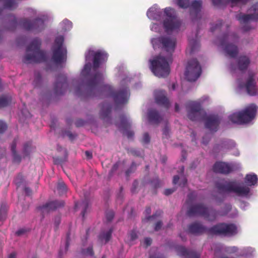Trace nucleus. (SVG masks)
Instances as JSON below:
<instances>
[{"label": "nucleus", "instance_id": "nucleus-56", "mask_svg": "<svg viewBox=\"0 0 258 258\" xmlns=\"http://www.w3.org/2000/svg\"><path fill=\"white\" fill-rule=\"evenodd\" d=\"M70 234L68 233L67 235V240L66 242V250H68L69 247Z\"/></svg>", "mask_w": 258, "mask_h": 258}, {"label": "nucleus", "instance_id": "nucleus-6", "mask_svg": "<svg viewBox=\"0 0 258 258\" xmlns=\"http://www.w3.org/2000/svg\"><path fill=\"white\" fill-rule=\"evenodd\" d=\"M227 212L220 214L215 210L209 211L204 204L199 203L191 206L187 211L186 214L189 217L202 216L209 221H213L216 220L218 215L223 216L226 215Z\"/></svg>", "mask_w": 258, "mask_h": 258}, {"label": "nucleus", "instance_id": "nucleus-7", "mask_svg": "<svg viewBox=\"0 0 258 258\" xmlns=\"http://www.w3.org/2000/svg\"><path fill=\"white\" fill-rule=\"evenodd\" d=\"M216 186L219 192H234L241 197H246L250 192L248 186H239L236 180L217 182Z\"/></svg>", "mask_w": 258, "mask_h": 258}, {"label": "nucleus", "instance_id": "nucleus-16", "mask_svg": "<svg viewBox=\"0 0 258 258\" xmlns=\"http://www.w3.org/2000/svg\"><path fill=\"white\" fill-rule=\"evenodd\" d=\"M120 124L116 125L122 130L123 135L126 136L128 139L132 138L134 136V133L133 131L128 130L131 126V123L128 121L126 116L124 114H121L119 116Z\"/></svg>", "mask_w": 258, "mask_h": 258}, {"label": "nucleus", "instance_id": "nucleus-55", "mask_svg": "<svg viewBox=\"0 0 258 258\" xmlns=\"http://www.w3.org/2000/svg\"><path fill=\"white\" fill-rule=\"evenodd\" d=\"M152 239L150 237H146L144 240L145 244L146 245L147 247L151 245L152 244Z\"/></svg>", "mask_w": 258, "mask_h": 258}, {"label": "nucleus", "instance_id": "nucleus-9", "mask_svg": "<svg viewBox=\"0 0 258 258\" xmlns=\"http://www.w3.org/2000/svg\"><path fill=\"white\" fill-rule=\"evenodd\" d=\"M64 38L62 36L57 37L52 47V60L57 64H60L67 59V49L63 46Z\"/></svg>", "mask_w": 258, "mask_h": 258}, {"label": "nucleus", "instance_id": "nucleus-64", "mask_svg": "<svg viewBox=\"0 0 258 258\" xmlns=\"http://www.w3.org/2000/svg\"><path fill=\"white\" fill-rule=\"evenodd\" d=\"M16 253L15 252H13L9 255L8 258H16Z\"/></svg>", "mask_w": 258, "mask_h": 258}, {"label": "nucleus", "instance_id": "nucleus-50", "mask_svg": "<svg viewBox=\"0 0 258 258\" xmlns=\"http://www.w3.org/2000/svg\"><path fill=\"white\" fill-rule=\"evenodd\" d=\"M27 230L25 229V228H21V229H20L19 230H18L16 232V234L17 235V236H21L25 233H26L27 232Z\"/></svg>", "mask_w": 258, "mask_h": 258}, {"label": "nucleus", "instance_id": "nucleus-26", "mask_svg": "<svg viewBox=\"0 0 258 258\" xmlns=\"http://www.w3.org/2000/svg\"><path fill=\"white\" fill-rule=\"evenodd\" d=\"M189 46L190 48V53H194V52L199 50L200 47V44L199 41V38L198 36V32L196 34L195 38H188Z\"/></svg>", "mask_w": 258, "mask_h": 258}, {"label": "nucleus", "instance_id": "nucleus-14", "mask_svg": "<svg viewBox=\"0 0 258 258\" xmlns=\"http://www.w3.org/2000/svg\"><path fill=\"white\" fill-rule=\"evenodd\" d=\"M22 27L26 30L34 31L39 32L43 30L45 28L44 22L41 18H36L33 21L26 19L21 21Z\"/></svg>", "mask_w": 258, "mask_h": 258}, {"label": "nucleus", "instance_id": "nucleus-40", "mask_svg": "<svg viewBox=\"0 0 258 258\" xmlns=\"http://www.w3.org/2000/svg\"><path fill=\"white\" fill-rule=\"evenodd\" d=\"M150 142V137L148 133H145L144 134L142 143L144 144H147Z\"/></svg>", "mask_w": 258, "mask_h": 258}, {"label": "nucleus", "instance_id": "nucleus-32", "mask_svg": "<svg viewBox=\"0 0 258 258\" xmlns=\"http://www.w3.org/2000/svg\"><path fill=\"white\" fill-rule=\"evenodd\" d=\"M81 254L84 257L87 256H93L94 255V251L92 246H89L86 249H82Z\"/></svg>", "mask_w": 258, "mask_h": 258}, {"label": "nucleus", "instance_id": "nucleus-49", "mask_svg": "<svg viewBox=\"0 0 258 258\" xmlns=\"http://www.w3.org/2000/svg\"><path fill=\"white\" fill-rule=\"evenodd\" d=\"M114 217V213L112 211H109L106 213V218L108 221H111Z\"/></svg>", "mask_w": 258, "mask_h": 258}, {"label": "nucleus", "instance_id": "nucleus-8", "mask_svg": "<svg viewBox=\"0 0 258 258\" xmlns=\"http://www.w3.org/2000/svg\"><path fill=\"white\" fill-rule=\"evenodd\" d=\"M257 107L251 104L243 110L234 113L229 116L230 120L238 124H244L250 122L255 116Z\"/></svg>", "mask_w": 258, "mask_h": 258}, {"label": "nucleus", "instance_id": "nucleus-36", "mask_svg": "<svg viewBox=\"0 0 258 258\" xmlns=\"http://www.w3.org/2000/svg\"><path fill=\"white\" fill-rule=\"evenodd\" d=\"M177 5L181 8H187L189 6V0H177Z\"/></svg>", "mask_w": 258, "mask_h": 258}, {"label": "nucleus", "instance_id": "nucleus-38", "mask_svg": "<svg viewBox=\"0 0 258 258\" xmlns=\"http://www.w3.org/2000/svg\"><path fill=\"white\" fill-rule=\"evenodd\" d=\"M137 168V164L135 162H133L130 167L126 171L125 173L126 176H129L130 174L135 171Z\"/></svg>", "mask_w": 258, "mask_h": 258}, {"label": "nucleus", "instance_id": "nucleus-18", "mask_svg": "<svg viewBox=\"0 0 258 258\" xmlns=\"http://www.w3.org/2000/svg\"><path fill=\"white\" fill-rule=\"evenodd\" d=\"M154 97L156 103L166 109L170 106V102L166 96V92L163 90H158L154 92Z\"/></svg>", "mask_w": 258, "mask_h": 258}, {"label": "nucleus", "instance_id": "nucleus-47", "mask_svg": "<svg viewBox=\"0 0 258 258\" xmlns=\"http://www.w3.org/2000/svg\"><path fill=\"white\" fill-rule=\"evenodd\" d=\"M22 181H23V177H22V174H18V176L17 177V178L15 179L16 184L18 186H19L20 185V184L21 183V182H22Z\"/></svg>", "mask_w": 258, "mask_h": 258}, {"label": "nucleus", "instance_id": "nucleus-57", "mask_svg": "<svg viewBox=\"0 0 258 258\" xmlns=\"http://www.w3.org/2000/svg\"><path fill=\"white\" fill-rule=\"evenodd\" d=\"M24 191L27 196H30L32 194V190L29 187H25L24 188Z\"/></svg>", "mask_w": 258, "mask_h": 258}, {"label": "nucleus", "instance_id": "nucleus-29", "mask_svg": "<svg viewBox=\"0 0 258 258\" xmlns=\"http://www.w3.org/2000/svg\"><path fill=\"white\" fill-rule=\"evenodd\" d=\"M257 180V175L255 174H247L244 178L245 182L249 186L255 185Z\"/></svg>", "mask_w": 258, "mask_h": 258}, {"label": "nucleus", "instance_id": "nucleus-34", "mask_svg": "<svg viewBox=\"0 0 258 258\" xmlns=\"http://www.w3.org/2000/svg\"><path fill=\"white\" fill-rule=\"evenodd\" d=\"M7 214V209L5 205H2L0 208V220L4 221L6 219Z\"/></svg>", "mask_w": 258, "mask_h": 258}, {"label": "nucleus", "instance_id": "nucleus-42", "mask_svg": "<svg viewBox=\"0 0 258 258\" xmlns=\"http://www.w3.org/2000/svg\"><path fill=\"white\" fill-rule=\"evenodd\" d=\"M57 188L58 190L64 192L67 189V186L64 182H59L57 184Z\"/></svg>", "mask_w": 258, "mask_h": 258}, {"label": "nucleus", "instance_id": "nucleus-63", "mask_svg": "<svg viewBox=\"0 0 258 258\" xmlns=\"http://www.w3.org/2000/svg\"><path fill=\"white\" fill-rule=\"evenodd\" d=\"M155 182L154 186L155 188H157L160 186V182L158 179H156L154 181H152V183Z\"/></svg>", "mask_w": 258, "mask_h": 258}, {"label": "nucleus", "instance_id": "nucleus-33", "mask_svg": "<svg viewBox=\"0 0 258 258\" xmlns=\"http://www.w3.org/2000/svg\"><path fill=\"white\" fill-rule=\"evenodd\" d=\"M249 0H229L231 4V7L235 6H243L246 5Z\"/></svg>", "mask_w": 258, "mask_h": 258}, {"label": "nucleus", "instance_id": "nucleus-28", "mask_svg": "<svg viewBox=\"0 0 258 258\" xmlns=\"http://www.w3.org/2000/svg\"><path fill=\"white\" fill-rule=\"evenodd\" d=\"M12 102V96L8 94L0 96V107H5L10 105Z\"/></svg>", "mask_w": 258, "mask_h": 258}, {"label": "nucleus", "instance_id": "nucleus-58", "mask_svg": "<svg viewBox=\"0 0 258 258\" xmlns=\"http://www.w3.org/2000/svg\"><path fill=\"white\" fill-rule=\"evenodd\" d=\"M131 153L132 154H133L134 156H140L141 155V153H140V151L136 150H132Z\"/></svg>", "mask_w": 258, "mask_h": 258}, {"label": "nucleus", "instance_id": "nucleus-39", "mask_svg": "<svg viewBox=\"0 0 258 258\" xmlns=\"http://www.w3.org/2000/svg\"><path fill=\"white\" fill-rule=\"evenodd\" d=\"M119 167V163L116 162L115 163L113 166L112 167L111 170H110L109 172V177H111L113 176L114 173L116 171V170L118 169Z\"/></svg>", "mask_w": 258, "mask_h": 258}, {"label": "nucleus", "instance_id": "nucleus-3", "mask_svg": "<svg viewBox=\"0 0 258 258\" xmlns=\"http://www.w3.org/2000/svg\"><path fill=\"white\" fill-rule=\"evenodd\" d=\"M188 231L195 235L208 234L224 237H232L238 233L237 227L235 224L225 222L218 223L211 227L207 228L201 222H195L188 226Z\"/></svg>", "mask_w": 258, "mask_h": 258}, {"label": "nucleus", "instance_id": "nucleus-20", "mask_svg": "<svg viewBox=\"0 0 258 258\" xmlns=\"http://www.w3.org/2000/svg\"><path fill=\"white\" fill-rule=\"evenodd\" d=\"M214 172L227 174L233 170L232 167L229 164L223 162H216L213 167Z\"/></svg>", "mask_w": 258, "mask_h": 258}, {"label": "nucleus", "instance_id": "nucleus-10", "mask_svg": "<svg viewBox=\"0 0 258 258\" xmlns=\"http://www.w3.org/2000/svg\"><path fill=\"white\" fill-rule=\"evenodd\" d=\"M166 18L163 21V26L166 32L178 30L181 22L178 19L174 9L168 7L164 9Z\"/></svg>", "mask_w": 258, "mask_h": 258}, {"label": "nucleus", "instance_id": "nucleus-19", "mask_svg": "<svg viewBox=\"0 0 258 258\" xmlns=\"http://www.w3.org/2000/svg\"><path fill=\"white\" fill-rule=\"evenodd\" d=\"M202 5V0H195L191 3L190 7V15L192 20H196L201 18L200 12Z\"/></svg>", "mask_w": 258, "mask_h": 258}, {"label": "nucleus", "instance_id": "nucleus-43", "mask_svg": "<svg viewBox=\"0 0 258 258\" xmlns=\"http://www.w3.org/2000/svg\"><path fill=\"white\" fill-rule=\"evenodd\" d=\"M7 125L4 121L0 120V134L3 133L7 129Z\"/></svg>", "mask_w": 258, "mask_h": 258}, {"label": "nucleus", "instance_id": "nucleus-60", "mask_svg": "<svg viewBox=\"0 0 258 258\" xmlns=\"http://www.w3.org/2000/svg\"><path fill=\"white\" fill-rule=\"evenodd\" d=\"M85 155L88 159H91L92 158V153L90 151H86L85 152Z\"/></svg>", "mask_w": 258, "mask_h": 258}, {"label": "nucleus", "instance_id": "nucleus-4", "mask_svg": "<svg viewBox=\"0 0 258 258\" xmlns=\"http://www.w3.org/2000/svg\"><path fill=\"white\" fill-rule=\"evenodd\" d=\"M187 116L192 121L200 119L205 120V127L211 131H217L220 118L217 115H210L206 116V112L202 108L200 103L194 101L188 102L186 104Z\"/></svg>", "mask_w": 258, "mask_h": 258}, {"label": "nucleus", "instance_id": "nucleus-12", "mask_svg": "<svg viewBox=\"0 0 258 258\" xmlns=\"http://www.w3.org/2000/svg\"><path fill=\"white\" fill-rule=\"evenodd\" d=\"M201 73V67L197 59L188 60L184 73L185 79L189 82H195L200 77Z\"/></svg>", "mask_w": 258, "mask_h": 258}, {"label": "nucleus", "instance_id": "nucleus-17", "mask_svg": "<svg viewBox=\"0 0 258 258\" xmlns=\"http://www.w3.org/2000/svg\"><path fill=\"white\" fill-rule=\"evenodd\" d=\"M64 205V203L63 201L55 200L50 201L41 206L38 207V209L40 210L42 213H48L50 211H53L63 207Z\"/></svg>", "mask_w": 258, "mask_h": 258}, {"label": "nucleus", "instance_id": "nucleus-1", "mask_svg": "<svg viewBox=\"0 0 258 258\" xmlns=\"http://www.w3.org/2000/svg\"><path fill=\"white\" fill-rule=\"evenodd\" d=\"M93 56V75H90L92 64L90 62L86 63L82 72V75L85 76H89L85 87L80 84L76 88V94L81 96L85 94L87 96L94 95L100 90L107 91V94L111 96L117 106L123 105L127 102L129 93L127 87H125L118 91H114L112 88L107 85H101L103 80L102 74L97 71L101 63L106 61L108 55L101 50L94 51L89 50L85 55L86 61H89L90 57Z\"/></svg>", "mask_w": 258, "mask_h": 258}, {"label": "nucleus", "instance_id": "nucleus-41", "mask_svg": "<svg viewBox=\"0 0 258 258\" xmlns=\"http://www.w3.org/2000/svg\"><path fill=\"white\" fill-rule=\"evenodd\" d=\"M222 25V20H219L218 23L211 28V31L213 32L217 30L220 29Z\"/></svg>", "mask_w": 258, "mask_h": 258}, {"label": "nucleus", "instance_id": "nucleus-24", "mask_svg": "<svg viewBox=\"0 0 258 258\" xmlns=\"http://www.w3.org/2000/svg\"><path fill=\"white\" fill-rule=\"evenodd\" d=\"M236 61L237 68L241 71H246L250 63L249 57L245 55H240L237 58Z\"/></svg>", "mask_w": 258, "mask_h": 258}, {"label": "nucleus", "instance_id": "nucleus-51", "mask_svg": "<svg viewBox=\"0 0 258 258\" xmlns=\"http://www.w3.org/2000/svg\"><path fill=\"white\" fill-rule=\"evenodd\" d=\"M175 190V189L174 188H167L164 190V194L166 196H169V195L172 194Z\"/></svg>", "mask_w": 258, "mask_h": 258}, {"label": "nucleus", "instance_id": "nucleus-45", "mask_svg": "<svg viewBox=\"0 0 258 258\" xmlns=\"http://www.w3.org/2000/svg\"><path fill=\"white\" fill-rule=\"evenodd\" d=\"M82 205H83V210L82 211L81 214L83 217H84L85 213L86 212V210L88 207V202L87 201H84L82 203Z\"/></svg>", "mask_w": 258, "mask_h": 258}, {"label": "nucleus", "instance_id": "nucleus-35", "mask_svg": "<svg viewBox=\"0 0 258 258\" xmlns=\"http://www.w3.org/2000/svg\"><path fill=\"white\" fill-rule=\"evenodd\" d=\"M4 8L12 10L14 8L15 2L14 0H4Z\"/></svg>", "mask_w": 258, "mask_h": 258}, {"label": "nucleus", "instance_id": "nucleus-5", "mask_svg": "<svg viewBox=\"0 0 258 258\" xmlns=\"http://www.w3.org/2000/svg\"><path fill=\"white\" fill-rule=\"evenodd\" d=\"M41 42L40 39H34L27 47L26 54L23 59L25 63H40L47 60L46 52L40 50Z\"/></svg>", "mask_w": 258, "mask_h": 258}, {"label": "nucleus", "instance_id": "nucleus-48", "mask_svg": "<svg viewBox=\"0 0 258 258\" xmlns=\"http://www.w3.org/2000/svg\"><path fill=\"white\" fill-rule=\"evenodd\" d=\"M212 2V4L214 6L219 7L220 6L224 0H211Z\"/></svg>", "mask_w": 258, "mask_h": 258}, {"label": "nucleus", "instance_id": "nucleus-25", "mask_svg": "<svg viewBox=\"0 0 258 258\" xmlns=\"http://www.w3.org/2000/svg\"><path fill=\"white\" fill-rule=\"evenodd\" d=\"M112 109L111 104L104 102L101 106L100 115L104 120H110V114Z\"/></svg>", "mask_w": 258, "mask_h": 258}, {"label": "nucleus", "instance_id": "nucleus-59", "mask_svg": "<svg viewBox=\"0 0 258 258\" xmlns=\"http://www.w3.org/2000/svg\"><path fill=\"white\" fill-rule=\"evenodd\" d=\"M179 179V177L178 175L174 176L173 178V183L174 184H176L178 182Z\"/></svg>", "mask_w": 258, "mask_h": 258}, {"label": "nucleus", "instance_id": "nucleus-21", "mask_svg": "<svg viewBox=\"0 0 258 258\" xmlns=\"http://www.w3.org/2000/svg\"><path fill=\"white\" fill-rule=\"evenodd\" d=\"M177 254L184 258H200V255L198 252L187 250L184 247L178 246L176 247Z\"/></svg>", "mask_w": 258, "mask_h": 258}, {"label": "nucleus", "instance_id": "nucleus-61", "mask_svg": "<svg viewBox=\"0 0 258 258\" xmlns=\"http://www.w3.org/2000/svg\"><path fill=\"white\" fill-rule=\"evenodd\" d=\"M168 133H169V129L167 126H166L165 127H164V128L163 130V134L165 136L167 137V135H168Z\"/></svg>", "mask_w": 258, "mask_h": 258}, {"label": "nucleus", "instance_id": "nucleus-37", "mask_svg": "<svg viewBox=\"0 0 258 258\" xmlns=\"http://www.w3.org/2000/svg\"><path fill=\"white\" fill-rule=\"evenodd\" d=\"M31 144L26 143L24 145L23 153L25 156H28L30 152Z\"/></svg>", "mask_w": 258, "mask_h": 258}, {"label": "nucleus", "instance_id": "nucleus-2", "mask_svg": "<svg viewBox=\"0 0 258 258\" xmlns=\"http://www.w3.org/2000/svg\"><path fill=\"white\" fill-rule=\"evenodd\" d=\"M154 48L158 47L167 53L166 57L160 55L150 60V69L153 74L159 78L167 77L170 72L169 63L172 61V54L176 45V39L174 37L161 36L152 40Z\"/></svg>", "mask_w": 258, "mask_h": 258}, {"label": "nucleus", "instance_id": "nucleus-23", "mask_svg": "<svg viewBox=\"0 0 258 258\" xmlns=\"http://www.w3.org/2000/svg\"><path fill=\"white\" fill-rule=\"evenodd\" d=\"M148 118L150 123L155 124H158L162 120V116L159 114L158 111L155 109L149 110Z\"/></svg>", "mask_w": 258, "mask_h": 258}, {"label": "nucleus", "instance_id": "nucleus-31", "mask_svg": "<svg viewBox=\"0 0 258 258\" xmlns=\"http://www.w3.org/2000/svg\"><path fill=\"white\" fill-rule=\"evenodd\" d=\"M17 142L14 140L11 145V151L13 154V159L15 161L20 162L21 160V156L18 155L16 152Z\"/></svg>", "mask_w": 258, "mask_h": 258}, {"label": "nucleus", "instance_id": "nucleus-53", "mask_svg": "<svg viewBox=\"0 0 258 258\" xmlns=\"http://www.w3.org/2000/svg\"><path fill=\"white\" fill-rule=\"evenodd\" d=\"M35 76V81L39 82L41 79V76L39 72H35L34 74Z\"/></svg>", "mask_w": 258, "mask_h": 258}, {"label": "nucleus", "instance_id": "nucleus-46", "mask_svg": "<svg viewBox=\"0 0 258 258\" xmlns=\"http://www.w3.org/2000/svg\"><path fill=\"white\" fill-rule=\"evenodd\" d=\"M53 159L54 164L56 165L61 164V163L64 162V160L61 158L55 157L53 158Z\"/></svg>", "mask_w": 258, "mask_h": 258}, {"label": "nucleus", "instance_id": "nucleus-62", "mask_svg": "<svg viewBox=\"0 0 258 258\" xmlns=\"http://www.w3.org/2000/svg\"><path fill=\"white\" fill-rule=\"evenodd\" d=\"M67 135L71 140H73L75 138V136L70 132H68Z\"/></svg>", "mask_w": 258, "mask_h": 258}, {"label": "nucleus", "instance_id": "nucleus-27", "mask_svg": "<svg viewBox=\"0 0 258 258\" xmlns=\"http://www.w3.org/2000/svg\"><path fill=\"white\" fill-rule=\"evenodd\" d=\"M151 213V209L150 207H148L146 208V210L145 211V214L146 215V218L144 220V221H150V220H153L156 219L157 217H160L162 212L161 211H157L155 213H154L152 216H149V215Z\"/></svg>", "mask_w": 258, "mask_h": 258}, {"label": "nucleus", "instance_id": "nucleus-11", "mask_svg": "<svg viewBox=\"0 0 258 258\" xmlns=\"http://www.w3.org/2000/svg\"><path fill=\"white\" fill-rule=\"evenodd\" d=\"M238 39L237 36L234 33L229 34L225 33L223 35L220 40V44L224 47V49L227 55L232 58L235 57L238 53L237 46L232 43H229V41H235Z\"/></svg>", "mask_w": 258, "mask_h": 258}, {"label": "nucleus", "instance_id": "nucleus-52", "mask_svg": "<svg viewBox=\"0 0 258 258\" xmlns=\"http://www.w3.org/2000/svg\"><path fill=\"white\" fill-rule=\"evenodd\" d=\"M85 124V121L81 119H78L76 120L75 122V124L76 126L80 127L84 125Z\"/></svg>", "mask_w": 258, "mask_h": 258}, {"label": "nucleus", "instance_id": "nucleus-54", "mask_svg": "<svg viewBox=\"0 0 258 258\" xmlns=\"http://www.w3.org/2000/svg\"><path fill=\"white\" fill-rule=\"evenodd\" d=\"M162 226V223L161 221H158L155 224L154 229L155 231L159 230Z\"/></svg>", "mask_w": 258, "mask_h": 258}, {"label": "nucleus", "instance_id": "nucleus-15", "mask_svg": "<svg viewBox=\"0 0 258 258\" xmlns=\"http://www.w3.org/2000/svg\"><path fill=\"white\" fill-rule=\"evenodd\" d=\"M68 84L67 78L65 75L59 74L56 79L54 86V92L57 95H62L67 90Z\"/></svg>", "mask_w": 258, "mask_h": 258}, {"label": "nucleus", "instance_id": "nucleus-30", "mask_svg": "<svg viewBox=\"0 0 258 258\" xmlns=\"http://www.w3.org/2000/svg\"><path fill=\"white\" fill-rule=\"evenodd\" d=\"M113 229L110 228L106 232H101L99 236V238L100 240H104L105 243L108 242L110 239L112 233Z\"/></svg>", "mask_w": 258, "mask_h": 258}, {"label": "nucleus", "instance_id": "nucleus-22", "mask_svg": "<svg viewBox=\"0 0 258 258\" xmlns=\"http://www.w3.org/2000/svg\"><path fill=\"white\" fill-rule=\"evenodd\" d=\"M247 93L251 96L258 94V89L256 88L255 82L253 75H249L245 85Z\"/></svg>", "mask_w": 258, "mask_h": 258}, {"label": "nucleus", "instance_id": "nucleus-13", "mask_svg": "<svg viewBox=\"0 0 258 258\" xmlns=\"http://www.w3.org/2000/svg\"><path fill=\"white\" fill-rule=\"evenodd\" d=\"M250 11L252 12V13L249 14H243L240 13L236 15V18L240 23L245 24L243 27L244 31H248L251 29L250 27L247 25V23L250 21L258 20V3L251 7Z\"/></svg>", "mask_w": 258, "mask_h": 258}, {"label": "nucleus", "instance_id": "nucleus-44", "mask_svg": "<svg viewBox=\"0 0 258 258\" xmlns=\"http://www.w3.org/2000/svg\"><path fill=\"white\" fill-rule=\"evenodd\" d=\"M129 237L132 241H134L137 239L138 235L136 231L135 230H132L129 234Z\"/></svg>", "mask_w": 258, "mask_h": 258}]
</instances>
